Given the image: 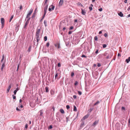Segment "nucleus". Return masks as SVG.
Returning a JSON list of instances; mask_svg holds the SVG:
<instances>
[{"mask_svg":"<svg viewBox=\"0 0 130 130\" xmlns=\"http://www.w3.org/2000/svg\"><path fill=\"white\" fill-rule=\"evenodd\" d=\"M33 11V9H31L28 13L27 14L26 18L28 19V20H29L30 19V17L31 14L32 13Z\"/></svg>","mask_w":130,"mask_h":130,"instance_id":"1","label":"nucleus"},{"mask_svg":"<svg viewBox=\"0 0 130 130\" xmlns=\"http://www.w3.org/2000/svg\"><path fill=\"white\" fill-rule=\"evenodd\" d=\"M1 23L2 24V27L3 28L4 25L5 19L3 18H2L1 19Z\"/></svg>","mask_w":130,"mask_h":130,"instance_id":"2","label":"nucleus"},{"mask_svg":"<svg viewBox=\"0 0 130 130\" xmlns=\"http://www.w3.org/2000/svg\"><path fill=\"white\" fill-rule=\"evenodd\" d=\"M55 8V6H53V5H51L48 8V10L51 11L54 10Z\"/></svg>","mask_w":130,"mask_h":130,"instance_id":"3","label":"nucleus"},{"mask_svg":"<svg viewBox=\"0 0 130 130\" xmlns=\"http://www.w3.org/2000/svg\"><path fill=\"white\" fill-rule=\"evenodd\" d=\"M40 27L38 26L37 29L36 35H39V34L40 31Z\"/></svg>","mask_w":130,"mask_h":130,"instance_id":"4","label":"nucleus"},{"mask_svg":"<svg viewBox=\"0 0 130 130\" xmlns=\"http://www.w3.org/2000/svg\"><path fill=\"white\" fill-rule=\"evenodd\" d=\"M36 37L37 39V44H38L40 39V38L39 37V35H36Z\"/></svg>","mask_w":130,"mask_h":130,"instance_id":"5","label":"nucleus"},{"mask_svg":"<svg viewBox=\"0 0 130 130\" xmlns=\"http://www.w3.org/2000/svg\"><path fill=\"white\" fill-rule=\"evenodd\" d=\"M112 55V53L110 52L108 55L106 56V58L107 59L110 58Z\"/></svg>","mask_w":130,"mask_h":130,"instance_id":"6","label":"nucleus"},{"mask_svg":"<svg viewBox=\"0 0 130 130\" xmlns=\"http://www.w3.org/2000/svg\"><path fill=\"white\" fill-rule=\"evenodd\" d=\"M43 6H44V11H47V8H48V5L47 4H45V5H44V6L43 5Z\"/></svg>","mask_w":130,"mask_h":130,"instance_id":"7","label":"nucleus"},{"mask_svg":"<svg viewBox=\"0 0 130 130\" xmlns=\"http://www.w3.org/2000/svg\"><path fill=\"white\" fill-rule=\"evenodd\" d=\"M89 115L88 114L83 117L82 119V120H84L87 119L89 116Z\"/></svg>","mask_w":130,"mask_h":130,"instance_id":"8","label":"nucleus"},{"mask_svg":"<svg viewBox=\"0 0 130 130\" xmlns=\"http://www.w3.org/2000/svg\"><path fill=\"white\" fill-rule=\"evenodd\" d=\"M29 20H27V21L26 22L25 25L24 26V28H26L27 25L29 23Z\"/></svg>","mask_w":130,"mask_h":130,"instance_id":"9","label":"nucleus"},{"mask_svg":"<svg viewBox=\"0 0 130 130\" xmlns=\"http://www.w3.org/2000/svg\"><path fill=\"white\" fill-rule=\"evenodd\" d=\"M55 46L56 47H57L58 48H60V45L59 44L57 43L55 44Z\"/></svg>","mask_w":130,"mask_h":130,"instance_id":"10","label":"nucleus"},{"mask_svg":"<svg viewBox=\"0 0 130 130\" xmlns=\"http://www.w3.org/2000/svg\"><path fill=\"white\" fill-rule=\"evenodd\" d=\"M81 10L82 14L84 15H85L86 13V11L85 10H83L82 9H81Z\"/></svg>","mask_w":130,"mask_h":130,"instance_id":"11","label":"nucleus"},{"mask_svg":"<svg viewBox=\"0 0 130 130\" xmlns=\"http://www.w3.org/2000/svg\"><path fill=\"white\" fill-rule=\"evenodd\" d=\"M11 84H10V85L9 86L8 88L7 89V93H8L9 92L10 90L11 87Z\"/></svg>","mask_w":130,"mask_h":130,"instance_id":"12","label":"nucleus"},{"mask_svg":"<svg viewBox=\"0 0 130 130\" xmlns=\"http://www.w3.org/2000/svg\"><path fill=\"white\" fill-rule=\"evenodd\" d=\"M63 0H60L59 2V6H61L63 3Z\"/></svg>","mask_w":130,"mask_h":130,"instance_id":"13","label":"nucleus"},{"mask_svg":"<svg viewBox=\"0 0 130 130\" xmlns=\"http://www.w3.org/2000/svg\"><path fill=\"white\" fill-rule=\"evenodd\" d=\"M118 14L121 17H123V14L121 12H120L119 13H118Z\"/></svg>","mask_w":130,"mask_h":130,"instance_id":"14","label":"nucleus"},{"mask_svg":"<svg viewBox=\"0 0 130 130\" xmlns=\"http://www.w3.org/2000/svg\"><path fill=\"white\" fill-rule=\"evenodd\" d=\"M98 121H95L94 122V123H93V126H95L98 123Z\"/></svg>","mask_w":130,"mask_h":130,"instance_id":"15","label":"nucleus"},{"mask_svg":"<svg viewBox=\"0 0 130 130\" xmlns=\"http://www.w3.org/2000/svg\"><path fill=\"white\" fill-rule=\"evenodd\" d=\"M126 61L127 63H128L129 61H130V57H129L128 59H126Z\"/></svg>","mask_w":130,"mask_h":130,"instance_id":"16","label":"nucleus"},{"mask_svg":"<svg viewBox=\"0 0 130 130\" xmlns=\"http://www.w3.org/2000/svg\"><path fill=\"white\" fill-rule=\"evenodd\" d=\"M31 48V46H30L29 47L28 49L27 50V51L28 52H29L30 51Z\"/></svg>","mask_w":130,"mask_h":130,"instance_id":"17","label":"nucleus"},{"mask_svg":"<svg viewBox=\"0 0 130 130\" xmlns=\"http://www.w3.org/2000/svg\"><path fill=\"white\" fill-rule=\"evenodd\" d=\"M51 94V95H54V94L55 92L53 90H51L50 91Z\"/></svg>","mask_w":130,"mask_h":130,"instance_id":"18","label":"nucleus"},{"mask_svg":"<svg viewBox=\"0 0 130 130\" xmlns=\"http://www.w3.org/2000/svg\"><path fill=\"white\" fill-rule=\"evenodd\" d=\"M5 66V65L4 63H3L2 64L1 68V70L2 71H3V69L4 68V67Z\"/></svg>","mask_w":130,"mask_h":130,"instance_id":"19","label":"nucleus"},{"mask_svg":"<svg viewBox=\"0 0 130 130\" xmlns=\"http://www.w3.org/2000/svg\"><path fill=\"white\" fill-rule=\"evenodd\" d=\"M73 111H77V108L75 106H74Z\"/></svg>","mask_w":130,"mask_h":130,"instance_id":"20","label":"nucleus"},{"mask_svg":"<svg viewBox=\"0 0 130 130\" xmlns=\"http://www.w3.org/2000/svg\"><path fill=\"white\" fill-rule=\"evenodd\" d=\"M45 89L46 90V92H49V91L48 90V88L47 87H46L45 88Z\"/></svg>","mask_w":130,"mask_h":130,"instance_id":"21","label":"nucleus"},{"mask_svg":"<svg viewBox=\"0 0 130 130\" xmlns=\"http://www.w3.org/2000/svg\"><path fill=\"white\" fill-rule=\"evenodd\" d=\"M60 112L62 113H64V110L62 109H61L60 110Z\"/></svg>","mask_w":130,"mask_h":130,"instance_id":"22","label":"nucleus"},{"mask_svg":"<svg viewBox=\"0 0 130 130\" xmlns=\"http://www.w3.org/2000/svg\"><path fill=\"white\" fill-rule=\"evenodd\" d=\"M40 116H42L43 114V111H42V110H41L40 111Z\"/></svg>","mask_w":130,"mask_h":130,"instance_id":"23","label":"nucleus"},{"mask_svg":"<svg viewBox=\"0 0 130 130\" xmlns=\"http://www.w3.org/2000/svg\"><path fill=\"white\" fill-rule=\"evenodd\" d=\"M44 25L45 26H47V22L46 21H45V20H44Z\"/></svg>","mask_w":130,"mask_h":130,"instance_id":"24","label":"nucleus"},{"mask_svg":"<svg viewBox=\"0 0 130 130\" xmlns=\"http://www.w3.org/2000/svg\"><path fill=\"white\" fill-rule=\"evenodd\" d=\"M58 73H56L55 75V79H56V78L58 79V78H57V77L58 76Z\"/></svg>","mask_w":130,"mask_h":130,"instance_id":"25","label":"nucleus"},{"mask_svg":"<svg viewBox=\"0 0 130 130\" xmlns=\"http://www.w3.org/2000/svg\"><path fill=\"white\" fill-rule=\"evenodd\" d=\"M99 103H100V102L99 101H98L96 102L95 103H94V106L95 105L97 104H98Z\"/></svg>","mask_w":130,"mask_h":130,"instance_id":"26","label":"nucleus"},{"mask_svg":"<svg viewBox=\"0 0 130 130\" xmlns=\"http://www.w3.org/2000/svg\"><path fill=\"white\" fill-rule=\"evenodd\" d=\"M13 15H11V18L10 19V21H9V22H10V21H11V20L13 18Z\"/></svg>","mask_w":130,"mask_h":130,"instance_id":"27","label":"nucleus"},{"mask_svg":"<svg viewBox=\"0 0 130 130\" xmlns=\"http://www.w3.org/2000/svg\"><path fill=\"white\" fill-rule=\"evenodd\" d=\"M35 13H34L32 15L31 18H33L35 16Z\"/></svg>","mask_w":130,"mask_h":130,"instance_id":"28","label":"nucleus"},{"mask_svg":"<svg viewBox=\"0 0 130 130\" xmlns=\"http://www.w3.org/2000/svg\"><path fill=\"white\" fill-rule=\"evenodd\" d=\"M48 0H45V2H44V5H45V4H47V1H48Z\"/></svg>","mask_w":130,"mask_h":130,"instance_id":"29","label":"nucleus"},{"mask_svg":"<svg viewBox=\"0 0 130 130\" xmlns=\"http://www.w3.org/2000/svg\"><path fill=\"white\" fill-rule=\"evenodd\" d=\"M44 40L45 41H46L47 40V36H45L44 37Z\"/></svg>","mask_w":130,"mask_h":130,"instance_id":"30","label":"nucleus"},{"mask_svg":"<svg viewBox=\"0 0 130 130\" xmlns=\"http://www.w3.org/2000/svg\"><path fill=\"white\" fill-rule=\"evenodd\" d=\"M78 92L79 95H81L82 94V92L79 91H78Z\"/></svg>","mask_w":130,"mask_h":130,"instance_id":"31","label":"nucleus"},{"mask_svg":"<svg viewBox=\"0 0 130 130\" xmlns=\"http://www.w3.org/2000/svg\"><path fill=\"white\" fill-rule=\"evenodd\" d=\"M94 40L96 41L98 40V38L97 36H95L94 38Z\"/></svg>","mask_w":130,"mask_h":130,"instance_id":"32","label":"nucleus"},{"mask_svg":"<svg viewBox=\"0 0 130 130\" xmlns=\"http://www.w3.org/2000/svg\"><path fill=\"white\" fill-rule=\"evenodd\" d=\"M103 48H105L106 47V45L105 44H103Z\"/></svg>","mask_w":130,"mask_h":130,"instance_id":"33","label":"nucleus"},{"mask_svg":"<svg viewBox=\"0 0 130 130\" xmlns=\"http://www.w3.org/2000/svg\"><path fill=\"white\" fill-rule=\"evenodd\" d=\"M92 110H93V109L92 108H91L88 110V111L89 112H91V111Z\"/></svg>","mask_w":130,"mask_h":130,"instance_id":"34","label":"nucleus"},{"mask_svg":"<svg viewBox=\"0 0 130 130\" xmlns=\"http://www.w3.org/2000/svg\"><path fill=\"white\" fill-rule=\"evenodd\" d=\"M89 9L90 10V11H91L92 9V7H91V6H90L89 7Z\"/></svg>","mask_w":130,"mask_h":130,"instance_id":"35","label":"nucleus"},{"mask_svg":"<svg viewBox=\"0 0 130 130\" xmlns=\"http://www.w3.org/2000/svg\"><path fill=\"white\" fill-rule=\"evenodd\" d=\"M12 97L13 99H16V96H14V95H12Z\"/></svg>","mask_w":130,"mask_h":130,"instance_id":"36","label":"nucleus"},{"mask_svg":"<svg viewBox=\"0 0 130 130\" xmlns=\"http://www.w3.org/2000/svg\"><path fill=\"white\" fill-rule=\"evenodd\" d=\"M22 8L23 7L22 5H21L20 7V10H21V9H22Z\"/></svg>","mask_w":130,"mask_h":130,"instance_id":"37","label":"nucleus"},{"mask_svg":"<svg viewBox=\"0 0 130 130\" xmlns=\"http://www.w3.org/2000/svg\"><path fill=\"white\" fill-rule=\"evenodd\" d=\"M49 45H50V44H49V43L48 42H47L46 45L47 46V47H48L49 46Z\"/></svg>","mask_w":130,"mask_h":130,"instance_id":"38","label":"nucleus"},{"mask_svg":"<svg viewBox=\"0 0 130 130\" xmlns=\"http://www.w3.org/2000/svg\"><path fill=\"white\" fill-rule=\"evenodd\" d=\"M66 107L68 109L70 108V107L69 105H67Z\"/></svg>","mask_w":130,"mask_h":130,"instance_id":"39","label":"nucleus"},{"mask_svg":"<svg viewBox=\"0 0 130 130\" xmlns=\"http://www.w3.org/2000/svg\"><path fill=\"white\" fill-rule=\"evenodd\" d=\"M78 84V82L77 81H75L74 83V85L75 86L77 85Z\"/></svg>","mask_w":130,"mask_h":130,"instance_id":"40","label":"nucleus"},{"mask_svg":"<svg viewBox=\"0 0 130 130\" xmlns=\"http://www.w3.org/2000/svg\"><path fill=\"white\" fill-rule=\"evenodd\" d=\"M17 91L16 90H14V91L13 93H14V94L15 95H16V94Z\"/></svg>","mask_w":130,"mask_h":130,"instance_id":"41","label":"nucleus"},{"mask_svg":"<svg viewBox=\"0 0 130 130\" xmlns=\"http://www.w3.org/2000/svg\"><path fill=\"white\" fill-rule=\"evenodd\" d=\"M74 72H72L71 73V76L72 77H73V76H74Z\"/></svg>","mask_w":130,"mask_h":130,"instance_id":"42","label":"nucleus"},{"mask_svg":"<svg viewBox=\"0 0 130 130\" xmlns=\"http://www.w3.org/2000/svg\"><path fill=\"white\" fill-rule=\"evenodd\" d=\"M16 110L18 111H20L21 110L20 109H19V108L18 107H17L16 108Z\"/></svg>","mask_w":130,"mask_h":130,"instance_id":"43","label":"nucleus"},{"mask_svg":"<svg viewBox=\"0 0 130 130\" xmlns=\"http://www.w3.org/2000/svg\"><path fill=\"white\" fill-rule=\"evenodd\" d=\"M99 10L100 11H102L103 10V9L102 8H101L100 9H99Z\"/></svg>","mask_w":130,"mask_h":130,"instance_id":"44","label":"nucleus"},{"mask_svg":"<svg viewBox=\"0 0 130 130\" xmlns=\"http://www.w3.org/2000/svg\"><path fill=\"white\" fill-rule=\"evenodd\" d=\"M122 110H125V108L124 107H122L121 108Z\"/></svg>","mask_w":130,"mask_h":130,"instance_id":"45","label":"nucleus"},{"mask_svg":"<svg viewBox=\"0 0 130 130\" xmlns=\"http://www.w3.org/2000/svg\"><path fill=\"white\" fill-rule=\"evenodd\" d=\"M73 97L74 99H76V96L74 95L73 96Z\"/></svg>","mask_w":130,"mask_h":130,"instance_id":"46","label":"nucleus"},{"mask_svg":"<svg viewBox=\"0 0 130 130\" xmlns=\"http://www.w3.org/2000/svg\"><path fill=\"white\" fill-rule=\"evenodd\" d=\"M82 57H85V58L86 57L85 55H82Z\"/></svg>","mask_w":130,"mask_h":130,"instance_id":"47","label":"nucleus"},{"mask_svg":"<svg viewBox=\"0 0 130 130\" xmlns=\"http://www.w3.org/2000/svg\"><path fill=\"white\" fill-rule=\"evenodd\" d=\"M44 14L43 15V17H44L45 16V15L46 14V11H44Z\"/></svg>","mask_w":130,"mask_h":130,"instance_id":"48","label":"nucleus"},{"mask_svg":"<svg viewBox=\"0 0 130 130\" xmlns=\"http://www.w3.org/2000/svg\"><path fill=\"white\" fill-rule=\"evenodd\" d=\"M19 90V88L18 87H17L16 88L15 90H16L17 91H18Z\"/></svg>","mask_w":130,"mask_h":130,"instance_id":"49","label":"nucleus"},{"mask_svg":"<svg viewBox=\"0 0 130 130\" xmlns=\"http://www.w3.org/2000/svg\"><path fill=\"white\" fill-rule=\"evenodd\" d=\"M101 64L100 63H98V67H100V66H101Z\"/></svg>","mask_w":130,"mask_h":130,"instance_id":"50","label":"nucleus"},{"mask_svg":"<svg viewBox=\"0 0 130 130\" xmlns=\"http://www.w3.org/2000/svg\"><path fill=\"white\" fill-rule=\"evenodd\" d=\"M28 127V125L27 124H26L25 126V128H27Z\"/></svg>","mask_w":130,"mask_h":130,"instance_id":"51","label":"nucleus"},{"mask_svg":"<svg viewBox=\"0 0 130 130\" xmlns=\"http://www.w3.org/2000/svg\"><path fill=\"white\" fill-rule=\"evenodd\" d=\"M73 26H71L70 28V30H71V29H73Z\"/></svg>","mask_w":130,"mask_h":130,"instance_id":"52","label":"nucleus"},{"mask_svg":"<svg viewBox=\"0 0 130 130\" xmlns=\"http://www.w3.org/2000/svg\"><path fill=\"white\" fill-rule=\"evenodd\" d=\"M20 105V107L21 108H22L23 107V106L22 105H21L20 104L19 105Z\"/></svg>","mask_w":130,"mask_h":130,"instance_id":"53","label":"nucleus"},{"mask_svg":"<svg viewBox=\"0 0 130 130\" xmlns=\"http://www.w3.org/2000/svg\"><path fill=\"white\" fill-rule=\"evenodd\" d=\"M104 36L105 37H107V35L106 33H105L104 34Z\"/></svg>","mask_w":130,"mask_h":130,"instance_id":"54","label":"nucleus"},{"mask_svg":"<svg viewBox=\"0 0 130 130\" xmlns=\"http://www.w3.org/2000/svg\"><path fill=\"white\" fill-rule=\"evenodd\" d=\"M118 57L119 56L120 57L121 56V55L120 53H118Z\"/></svg>","mask_w":130,"mask_h":130,"instance_id":"55","label":"nucleus"},{"mask_svg":"<svg viewBox=\"0 0 130 130\" xmlns=\"http://www.w3.org/2000/svg\"><path fill=\"white\" fill-rule=\"evenodd\" d=\"M78 5H81L82 7L83 6V5H82L81 3H79Z\"/></svg>","mask_w":130,"mask_h":130,"instance_id":"56","label":"nucleus"},{"mask_svg":"<svg viewBox=\"0 0 130 130\" xmlns=\"http://www.w3.org/2000/svg\"><path fill=\"white\" fill-rule=\"evenodd\" d=\"M130 10V6H129L127 9V10L129 11Z\"/></svg>","mask_w":130,"mask_h":130,"instance_id":"57","label":"nucleus"},{"mask_svg":"<svg viewBox=\"0 0 130 130\" xmlns=\"http://www.w3.org/2000/svg\"><path fill=\"white\" fill-rule=\"evenodd\" d=\"M58 66L59 67H60V66L61 65L59 63H58Z\"/></svg>","mask_w":130,"mask_h":130,"instance_id":"58","label":"nucleus"},{"mask_svg":"<svg viewBox=\"0 0 130 130\" xmlns=\"http://www.w3.org/2000/svg\"><path fill=\"white\" fill-rule=\"evenodd\" d=\"M72 33V31H69V34H71Z\"/></svg>","mask_w":130,"mask_h":130,"instance_id":"59","label":"nucleus"},{"mask_svg":"<svg viewBox=\"0 0 130 130\" xmlns=\"http://www.w3.org/2000/svg\"><path fill=\"white\" fill-rule=\"evenodd\" d=\"M2 58L4 59V54H3L2 56Z\"/></svg>","mask_w":130,"mask_h":130,"instance_id":"60","label":"nucleus"},{"mask_svg":"<svg viewBox=\"0 0 130 130\" xmlns=\"http://www.w3.org/2000/svg\"><path fill=\"white\" fill-rule=\"evenodd\" d=\"M98 50H97L96 51L95 53L96 54H97L98 53Z\"/></svg>","mask_w":130,"mask_h":130,"instance_id":"61","label":"nucleus"},{"mask_svg":"<svg viewBox=\"0 0 130 130\" xmlns=\"http://www.w3.org/2000/svg\"><path fill=\"white\" fill-rule=\"evenodd\" d=\"M52 128V126L51 125L49 127V128L50 129H51Z\"/></svg>","mask_w":130,"mask_h":130,"instance_id":"62","label":"nucleus"},{"mask_svg":"<svg viewBox=\"0 0 130 130\" xmlns=\"http://www.w3.org/2000/svg\"><path fill=\"white\" fill-rule=\"evenodd\" d=\"M75 22H77V19H75L74 20Z\"/></svg>","mask_w":130,"mask_h":130,"instance_id":"63","label":"nucleus"},{"mask_svg":"<svg viewBox=\"0 0 130 130\" xmlns=\"http://www.w3.org/2000/svg\"><path fill=\"white\" fill-rule=\"evenodd\" d=\"M102 33V31H100L99 32V34H101Z\"/></svg>","mask_w":130,"mask_h":130,"instance_id":"64","label":"nucleus"}]
</instances>
